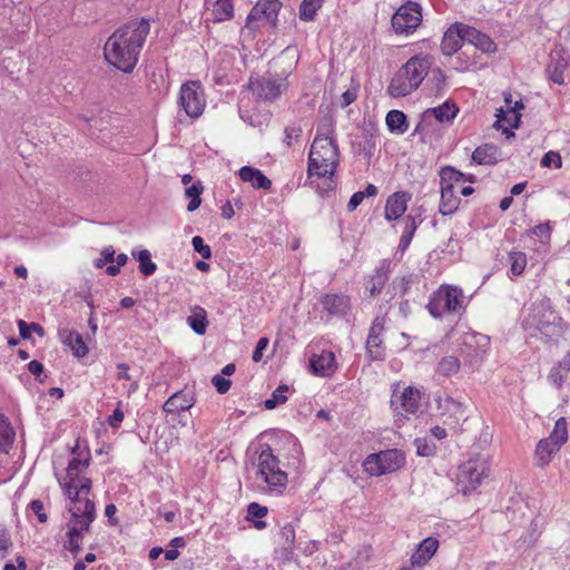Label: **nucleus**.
I'll list each match as a JSON object with an SVG mask.
<instances>
[{"instance_id":"f257e3e1","label":"nucleus","mask_w":570,"mask_h":570,"mask_svg":"<svg viewBox=\"0 0 570 570\" xmlns=\"http://www.w3.org/2000/svg\"><path fill=\"white\" fill-rule=\"evenodd\" d=\"M149 31V21L144 18L128 21L108 38L104 48L106 59L122 72H131Z\"/></svg>"},{"instance_id":"f03ea898","label":"nucleus","mask_w":570,"mask_h":570,"mask_svg":"<svg viewBox=\"0 0 570 570\" xmlns=\"http://www.w3.org/2000/svg\"><path fill=\"white\" fill-rule=\"evenodd\" d=\"M332 134L333 129L331 127H318L308 154V177L325 178L324 187L318 186L322 197L336 187L333 176L338 166L340 155L337 142Z\"/></svg>"},{"instance_id":"7ed1b4c3","label":"nucleus","mask_w":570,"mask_h":570,"mask_svg":"<svg viewBox=\"0 0 570 570\" xmlns=\"http://www.w3.org/2000/svg\"><path fill=\"white\" fill-rule=\"evenodd\" d=\"M432 66L430 56L411 57L393 76L387 92L394 98L405 97L416 90Z\"/></svg>"},{"instance_id":"20e7f679","label":"nucleus","mask_w":570,"mask_h":570,"mask_svg":"<svg viewBox=\"0 0 570 570\" xmlns=\"http://www.w3.org/2000/svg\"><path fill=\"white\" fill-rule=\"evenodd\" d=\"M68 511L70 519L67 522V540L63 547L76 557L81 550L80 541L83 534L90 531L91 523L96 519V507L92 500H86L83 508L69 507Z\"/></svg>"},{"instance_id":"39448f33","label":"nucleus","mask_w":570,"mask_h":570,"mask_svg":"<svg viewBox=\"0 0 570 570\" xmlns=\"http://www.w3.org/2000/svg\"><path fill=\"white\" fill-rule=\"evenodd\" d=\"M256 462V479L267 485L271 492L281 493L287 484V473L279 468V459L268 444H261Z\"/></svg>"},{"instance_id":"423d86ee","label":"nucleus","mask_w":570,"mask_h":570,"mask_svg":"<svg viewBox=\"0 0 570 570\" xmlns=\"http://www.w3.org/2000/svg\"><path fill=\"white\" fill-rule=\"evenodd\" d=\"M529 320L547 340L557 341L563 334L562 318L552 308L550 299L535 304Z\"/></svg>"},{"instance_id":"0eeeda50","label":"nucleus","mask_w":570,"mask_h":570,"mask_svg":"<svg viewBox=\"0 0 570 570\" xmlns=\"http://www.w3.org/2000/svg\"><path fill=\"white\" fill-rule=\"evenodd\" d=\"M488 462L479 456L460 464L456 473L458 491L464 495L470 494L488 476Z\"/></svg>"},{"instance_id":"6e6552de","label":"nucleus","mask_w":570,"mask_h":570,"mask_svg":"<svg viewBox=\"0 0 570 570\" xmlns=\"http://www.w3.org/2000/svg\"><path fill=\"white\" fill-rule=\"evenodd\" d=\"M462 307V291L453 286H441L426 305L430 314L440 318L444 313H455Z\"/></svg>"},{"instance_id":"1a4fd4ad","label":"nucleus","mask_w":570,"mask_h":570,"mask_svg":"<svg viewBox=\"0 0 570 570\" xmlns=\"http://www.w3.org/2000/svg\"><path fill=\"white\" fill-rule=\"evenodd\" d=\"M405 463L404 454L397 449L370 454L363 462L364 470L375 476L394 472Z\"/></svg>"},{"instance_id":"9d476101","label":"nucleus","mask_w":570,"mask_h":570,"mask_svg":"<svg viewBox=\"0 0 570 570\" xmlns=\"http://www.w3.org/2000/svg\"><path fill=\"white\" fill-rule=\"evenodd\" d=\"M247 88L263 101L273 102L287 89L286 78H274L271 75L250 77Z\"/></svg>"},{"instance_id":"9b49d317","label":"nucleus","mask_w":570,"mask_h":570,"mask_svg":"<svg viewBox=\"0 0 570 570\" xmlns=\"http://www.w3.org/2000/svg\"><path fill=\"white\" fill-rule=\"evenodd\" d=\"M422 21V8L416 1H407L392 16L391 23L396 33H412Z\"/></svg>"},{"instance_id":"f8f14e48","label":"nucleus","mask_w":570,"mask_h":570,"mask_svg":"<svg viewBox=\"0 0 570 570\" xmlns=\"http://www.w3.org/2000/svg\"><path fill=\"white\" fill-rule=\"evenodd\" d=\"M179 104L190 118H197L202 115L205 100L199 81H188L181 86Z\"/></svg>"},{"instance_id":"ddd939ff","label":"nucleus","mask_w":570,"mask_h":570,"mask_svg":"<svg viewBox=\"0 0 570 570\" xmlns=\"http://www.w3.org/2000/svg\"><path fill=\"white\" fill-rule=\"evenodd\" d=\"M459 112V108L454 102L445 101L444 104L434 107L428 108L422 115L421 120L416 125L413 135H416L423 130V124L428 122L430 125V120L434 118L439 122H449L453 120Z\"/></svg>"},{"instance_id":"4468645a","label":"nucleus","mask_w":570,"mask_h":570,"mask_svg":"<svg viewBox=\"0 0 570 570\" xmlns=\"http://www.w3.org/2000/svg\"><path fill=\"white\" fill-rule=\"evenodd\" d=\"M420 392L411 386L405 387L401 394L393 393L391 406L396 414H402L400 410L410 414H415L420 407Z\"/></svg>"},{"instance_id":"2eb2a0df","label":"nucleus","mask_w":570,"mask_h":570,"mask_svg":"<svg viewBox=\"0 0 570 570\" xmlns=\"http://www.w3.org/2000/svg\"><path fill=\"white\" fill-rule=\"evenodd\" d=\"M464 23L455 22L451 24L444 32L441 41V51L445 56H453L456 53L462 43L465 42Z\"/></svg>"},{"instance_id":"dca6fc26","label":"nucleus","mask_w":570,"mask_h":570,"mask_svg":"<svg viewBox=\"0 0 570 570\" xmlns=\"http://www.w3.org/2000/svg\"><path fill=\"white\" fill-rule=\"evenodd\" d=\"M323 309L331 316H345L351 309V301L347 295L328 293L321 297Z\"/></svg>"},{"instance_id":"f3484780","label":"nucleus","mask_w":570,"mask_h":570,"mask_svg":"<svg viewBox=\"0 0 570 570\" xmlns=\"http://www.w3.org/2000/svg\"><path fill=\"white\" fill-rule=\"evenodd\" d=\"M410 199L411 195L407 191H396L389 196L384 209L385 219L392 222L400 218L405 213Z\"/></svg>"},{"instance_id":"a211bd4d","label":"nucleus","mask_w":570,"mask_h":570,"mask_svg":"<svg viewBox=\"0 0 570 570\" xmlns=\"http://www.w3.org/2000/svg\"><path fill=\"white\" fill-rule=\"evenodd\" d=\"M309 367L315 375L331 376L336 370L334 353L324 352L321 355L314 354L309 358Z\"/></svg>"},{"instance_id":"6ab92c4d","label":"nucleus","mask_w":570,"mask_h":570,"mask_svg":"<svg viewBox=\"0 0 570 570\" xmlns=\"http://www.w3.org/2000/svg\"><path fill=\"white\" fill-rule=\"evenodd\" d=\"M239 178L249 183L255 189L268 190L272 187V180L259 169L252 166H243L238 170Z\"/></svg>"},{"instance_id":"aec40b11","label":"nucleus","mask_w":570,"mask_h":570,"mask_svg":"<svg viewBox=\"0 0 570 570\" xmlns=\"http://www.w3.org/2000/svg\"><path fill=\"white\" fill-rule=\"evenodd\" d=\"M462 29L465 31V42L474 46L482 52L488 53L497 50V45L488 35L466 24H464V28Z\"/></svg>"},{"instance_id":"412c9836","label":"nucleus","mask_w":570,"mask_h":570,"mask_svg":"<svg viewBox=\"0 0 570 570\" xmlns=\"http://www.w3.org/2000/svg\"><path fill=\"white\" fill-rule=\"evenodd\" d=\"M439 548L438 539L433 537L425 538L417 547L416 551L411 557L413 566L425 564L436 552Z\"/></svg>"},{"instance_id":"4be33fe9","label":"nucleus","mask_w":570,"mask_h":570,"mask_svg":"<svg viewBox=\"0 0 570 570\" xmlns=\"http://www.w3.org/2000/svg\"><path fill=\"white\" fill-rule=\"evenodd\" d=\"M195 404L194 395L184 391L174 393L164 404L163 409L167 413H176L189 410Z\"/></svg>"},{"instance_id":"5701e85b","label":"nucleus","mask_w":570,"mask_h":570,"mask_svg":"<svg viewBox=\"0 0 570 570\" xmlns=\"http://www.w3.org/2000/svg\"><path fill=\"white\" fill-rule=\"evenodd\" d=\"M441 189V200L439 206V212L443 216L452 215L455 213L460 206L461 199L454 194L453 187H440Z\"/></svg>"},{"instance_id":"b1692460","label":"nucleus","mask_w":570,"mask_h":570,"mask_svg":"<svg viewBox=\"0 0 570 570\" xmlns=\"http://www.w3.org/2000/svg\"><path fill=\"white\" fill-rule=\"evenodd\" d=\"M499 148L493 144L479 146L472 154V160L478 165H495L499 161Z\"/></svg>"},{"instance_id":"393cba45","label":"nucleus","mask_w":570,"mask_h":570,"mask_svg":"<svg viewBox=\"0 0 570 570\" xmlns=\"http://www.w3.org/2000/svg\"><path fill=\"white\" fill-rule=\"evenodd\" d=\"M560 450L553 442L541 439L535 446V461L537 465L543 468L548 465L552 459V455Z\"/></svg>"},{"instance_id":"a878e982","label":"nucleus","mask_w":570,"mask_h":570,"mask_svg":"<svg viewBox=\"0 0 570 570\" xmlns=\"http://www.w3.org/2000/svg\"><path fill=\"white\" fill-rule=\"evenodd\" d=\"M60 335H63V343L71 347L73 355L78 358L83 357L88 353V347L82 338V335L77 331H61Z\"/></svg>"},{"instance_id":"bb28decb","label":"nucleus","mask_w":570,"mask_h":570,"mask_svg":"<svg viewBox=\"0 0 570 570\" xmlns=\"http://www.w3.org/2000/svg\"><path fill=\"white\" fill-rule=\"evenodd\" d=\"M187 324L198 335L206 333L208 327L207 312L199 305L191 308V314L187 317Z\"/></svg>"},{"instance_id":"cd10ccee","label":"nucleus","mask_w":570,"mask_h":570,"mask_svg":"<svg viewBox=\"0 0 570 570\" xmlns=\"http://www.w3.org/2000/svg\"><path fill=\"white\" fill-rule=\"evenodd\" d=\"M389 130L393 134L402 135L409 128L407 116L401 110H390L385 118Z\"/></svg>"},{"instance_id":"c85d7f7f","label":"nucleus","mask_w":570,"mask_h":570,"mask_svg":"<svg viewBox=\"0 0 570 570\" xmlns=\"http://www.w3.org/2000/svg\"><path fill=\"white\" fill-rule=\"evenodd\" d=\"M62 487L65 495L71 501L70 507H85V501L90 500L88 497H81L80 491L78 490V484L75 483V479H65L63 482H60Z\"/></svg>"},{"instance_id":"c756f323","label":"nucleus","mask_w":570,"mask_h":570,"mask_svg":"<svg viewBox=\"0 0 570 570\" xmlns=\"http://www.w3.org/2000/svg\"><path fill=\"white\" fill-rule=\"evenodd\" d=\"M212 13L215 22L230 20L234 17L233 0H216Z\"/></svg>"},{"instance_id":"7c9ffc66","label":"nucleus","mask_w":570,"mask_h":570,"mask_svg":"<svg viewBox=\"0 0 570 570\" xmlns=\"http://www.w3.org/2000/svg\"><path fill=\"white\" fill-rule=\"evenodd\" d=\"M131 255L139 262L138 268L144 276H150L156 272L157 265L151 261V254L149 250H132Z\"/></svg>"},{"instance_id":"2f4dec72","label":"nucleus","mask_w":570,"mask_h":570,"mask_svg":"<svg viewBox=\"0 0 570 570\" xmlns=\"http://www.w3.org/2000/svg\"><path fill=\"white\" fill-rule=\"evenodd\" d=\"M258 4L262 7L263 18H265L272 27H276L282 2L279 0H259Z\"/></svg>"},{"instance_id":"473e14b6","label":"nucleus","mask_w":570,"mask_h":570,"mask_svg":"<svg viewBox=\"0 0 570 570\" xmlns=\"http://www.w3.org/2000/svg\"><path fill=\"white\" fill-rule=\"evenodd\" d=\"M258 4L262 7L263 18H265L272 27H276L282 2L279 0H259Z\"/></svg>"},{"instance_id":"72a5a7b5","label":"nucleus","mask_w":570,"mask_h":570,"mask_svg":"<svg viewBox=\"0 0 570 570\" xmlns=\"http://www.w3.org/2000/svg\"><path fill=\"white\" fill-rule=\"evenodd\" d=\"M324 0H303L299 4L298 17L302 21H313Z\"/></svg>"},{"instance_id":"f704fd0d","label":"nucleus","mask_w":570,"mask_h":570,"mask_svg":"<svg viewBox=\"0 0 570 570\" xmlns=\"http://www.w3.org/2000/svg\"><path fill=\"white\" fill-rule=\"evenodd\" d=\"M546 440H549L553 442L557 446L561 449V446L567 442L568 440V428H567V421L564 417H560L556 421L552 432L548 438H544Z\"/></svg>"},{"instance_id":"c9c22d12","label":"nucleus","mask_w":570,"mask_h":570,"mask_svg":"<svg viewBox=\"0 0 570 570\" xmlns=\"http://www.w3.org/2000/svg\"><path fill=\"white\" fill-rule=\"evenodd\" d=\"M14 431L10 423L3 417L0 419V453H8L13 440Z\"/></svg>"},{"instance_id":"e433bc0d","label":"nucleus","mask_w":570,"mask_h":570,"mask_svg":"<svg viewBox=\"0 0 570 570\" xmlns=\"http://www.w3.org/2000/svg\"><path fill=\"white\" fill-rule=\"evenodd\" d=\"M497 121L494 122V127L497 129L503 127V122L508 124L510 128L518 129L521 125V115L519 112H514V110L504 111L502 108L498 109Z\"/></svg>"},{"instance_id":"4c0bfd02","label":"nucleus","mask_w":570,"mask_h":570,"mask_svg":"<svg viewBox=\"0 0 570 570\" xmlns=\"http://www.w3.org/2000/svg\"><path fill=\"white\" fill-rule=\"evenodd\" d=\"M465 175L451 166H445L440 171V187H453L455 183H460Z\"/></svg>"},{"instance_id":"58836bf2","label":"nucleus","mask_w":570,"mask_h":570,"mask_svg":"<svg viewBox=\"0 0 570 570\" xmlns=\"http://www.w3.org/2000/svg\"><path fill=\"white\" fill-rule=\"evenodd\" d=\"M381 336L368 335L366 341V352L371 360L382 361L385 358V348L382 346Z\"/></svg>"},{"instance_id":"ea45409f","label":"nucleus","mask_w":570,"mask_h":570,"mask_svg":"<svg viewBox=\"0 0 570 570\" xmlns=\"http://www.w3.org/2000/svg\"><path fill=\"white\" fill-rule=\"evenodd\" d=\"M566 68L567 61L563 58L560 57L557 60H552L551 63L547 67L549 79L558 85L563 83V73Z\"/></svg>"},{"instance_id":"a19ab883","label":"nucleus","mask_w":570,"mask_h":570,"mask_svg":"<svg viewBox=\"0 0 570 570\" xmlns=\"http://www.w3.org/2000/svg\"><path fill=\"white\" fill-rule=\"evenodd\" d=\"M90 463V454L89 451L86 450V456H73L67 468V475L65 479H72L76 478V475H79V472L83 469H87Z\"/></svg>"},{"instance_id":"79ce46f5","label":"nucleus","mask_w":570,"mask_h":570,"mask_svg":"<svg viewBox=\"0 0 570 570\" xmlns=\"http://www.w3.org/2000/svg\"><path fill=\"white\" fill-rule=\"evenodd\" d=\"M289 387L286 384H281L277 389L272 393L269 399L264 401V406L267 410H274L281 404H284L287 401L286 392H288Z\"/></svg>"},{"instance_id":"37998d69","label":"nucleus","mask_w":570,"mask_h":570,"mask_svg":"<svg viewBox=\"0 0 570 570\" xmlns=\"http://www.w3.org/2000/svg\"><path fill=\"white\" fill-rule=\"evenodd\" d=\"M386 281L387 274L382 269H377L375 275H373L366 284V291H368L370 296H376L380 294Z\"/></svg>"},{"instance_id":"c03bdc74","label":"nucleus","mask_w":570,"mask_h":570,"mask_svg":"<svg viewBox=\"0 0 570 570\" xmlns=\"http://www.w3.org/2000/svg\"><path fill=\"white\" fill-rule=\"evenodd\" d=\"M460 368V361L455 356H445L438 364L436 372L442 376H451Z\"/></svg>"},{"instance_id":"a18cd8bd","label":"nucleus","mask_w":570,"mask_h":570,"mask_svg":"<svg viewBox=\"0 0 570 570\" xmlns=\"http://www.w3.org/2000/svg\"><path fill=\"white\" fill-rule=\"evenodd\" d=\"M421 282V276L417 274H410L403 276L399 281L395 279L393 282L394 289L399 292L401 295H406L413 285H419Z\"/></svg>"},{"instance_id":"49530a36","label":"nucleus","mask_w":570,"mask_h":570,"mask_svg":"<svg viewBox=\"0 0 570 570\" xmlns=\"http://www.w3.org/2000/svg\"><path fill=\"white\" fill-rule=\"evenodd\" d=\"M509 262L511 264V274L514 276H519L523 273L527 265V256L522 252H511L509 253Z\"/></svg>"},{"instance_id":"de8ad7c7","label":"nucleus","mask_w":570,"mask_h":570,"mask_svg":"<svg viewBox=\"0 0 570 570\" xmlns=\"http://www.w3.org/2000/svg\"><path fill=\"white\" fill-rule=\"evenodd\" d=\"M279 535L283 540V548L285 550H292L294 542H295V530L292 523H286L281 532Z\"/></svg>"},{"instance_id":"09e8293b","label":"nucleus","mask_w":570,"mask_h":570,"mask_svg":"<svg viewBox=\"0 0 570 570\" xmlns=\"http://www.w3.org/2000/svg\"><path fill=\"white\" fill-rule=\"evenodd\" d=\"M193 248L196 253H198L203 259L212 258V249L208 245L204 243L203 237L194 236L191 239Z\"/></svg>"},{"instance_id":"8fccbe9b","label":"nucleus","mask_w":570,"mask_h":570,"mask_svg":"<svg viewBox=\"0 0 570 570\" xmlns=\"http://www.w3.org/2000/svg\"><path fill=\"white\" fill-rule=\"evenodd\" d=\"M540 164L542 167L560 168L562 166V159L559 153L550 150L543 155Z\"/></svg>"},{"instance_id":"3c124183","label":"nucleus","mask_w":570,"mask_h":570,"mask_svg":"<svg viewBox=\"0 0 570 570\" xmlns=\"http://www.w3.org/2000/svg\"><path fill=\"white\" fill-rule=\"evenodd\" d=\"M114 261L115 249L112 246H107L101 250V257L94 261V266L96 268H102L107 263H112Z\"/></svg>"},{"instance_id":"603ef678","label":"nucleus","mask_w":570,"mask_h":570,"mask_svg":"<svg viewBox=\"0 0 570 570\" xmlns=\"http://www.w3.org/2000/svg\"><path fill=\"white\" fill-rule=\"evenodd\" d=\"M268 510L266 507L261 505L257 502H252L247 505V520L262 519L267 514Z\"/></svg>"},{"instance_id":"864d4df0","label":"nucleus","mask_w":570,"mask_h":570,"mask_svg":"<svg viewBox=\"0 0 570 570\" xmlns=\"http://www.w3.org/2000/svg\"><path fill=\"white\" fill-rule=\"evenodd\" d=\"M414 443L416 445V453L420 456H431L435 453V445L430 444L424 439H416Z\"/></svg>"},{"instance_id":"5fc2aeb1","label":"nucleus","mask_w":570,"mask_h":570,"mask_svg":"<svg viewBox=\"0 0 570 570\" xmlns=\"http://www.w3.org/2000/svg\"><path fill=\"white\" fill-rule=\"evenodd\" d=\"M430 80L434 82L435 95H439L445 86V73L441 68H434L432 69V76Z\"/></svg>"},{"instance_id":"6e6d98bb","label":"nucleus","mask_w":570,"mask_h":570,"mask_svg":"<svg viewBox=\"0 0 570 570\" xmlns=\"http://www.w3.org/2000/svg\"><path fill=\"white\" fill-rule=\"evenodd\" d=\"M212 383L219 394H225L232 386V381L229 379H225L218 374L213 376Z\"/></svg>"},{"instance_id":"4d7b16f0","label":"nucleus","mask_w":570,"mask_h":570,"mask_svg":"<svg viewBox=\"0 0 570 570\" xmlns=\"http://www.w3.org/2000/svg\"><path fill=\"white\" fill-rule=\"evenodd\" d=\"M284 134V144H286L287 147H291L293 145V140H297L301 137L302 128L298 126H288L285 128Z\"/></svg>"},{"instance_id":"13d9d810","label":"nucleus","mask_w":570,"mask_h":570,"mask_svg":"<svg viewBox=\"0 0 570 570\" xmlns=\"http://www.w3.org/2000/svg\"><path fill=\"white\" fill-rule=\"evenodd\" d=\"M31 511L37 515V519L40 523H45L48 520L47 514L45 513L43 503L41 500L36 499L32 500L29 504Z\"/></svg>"},{"instance_id":"bf43d9fd","label":"nucleus","mask_w":570,"mask_h":570,"mask_svg":"<svg viewBox=\"0 0 570 570\" xmlns=\"http://www.w3.org/2000/svg\"><path fill=\"white\" fill-rule=\"evenodd\" d=\"M262 7L261 4H258V2L252 8V10L249 11L247 18H246V27L248 29H253L255 30L256 27L254 26V22L262 19L263 18V14H262Z\"/></svg>"},{"instance_id":"052dcab7","label":"nucleus","mask_w":570,"mask_h":570,"mask_svg":"<svg viewBox=\"0 0 570 570\" xmlns=\"http://www.w3.org/2000/svg\"><path fill=\"white\" fill-rule=\"evenodd\" d=\"M269 340L267 337H261L255 346L252 358L254 362H261L263 358L264 351L267 348Z\"/></svg>"},{"instance_id":"680f3d73","label":"nucleus","mask_w":570,"mask_h":570,"mask_svg":"<svg viewBox=\"0 0 570 570\" xmlns=\"http://www.w3.org/2000/svg\"><path fill=\"white\" fill-rule=\"evenodd\" d=\"M124 416L125 414L124 411L121 410V402H119L117 407L114 410L112 414L109 415L107 422L112 429H117L122 422Z\"/></svg>"},{"instance_id":"e2e57ef3","label":"nucleus","mask_w":570,"mask_h":570,"mask_svg":"<svg viewBox=\"0 0 570 570\" xmlns=\"http://www.w3.org/2000/svg\"><path fill=\"white\" fill-rule=\"evenodd\" d=\"M567 376L566 373L558 366H553L549 374V380L557 386L561 387L563 379Z\"/></svg>"},{"instance_id":"0e129e2a","label":"nucleus","mask_w":570,"mask_h":570,"mask_svg":"<svg viewBox=\"0 0 570 570\" xmlns=\"http://www.w3.org/2000/svg\"><path fill=\"white\" fill-rule=\"evenodd\" d=\"M73 479H75V482L79 481L78 490L80 491L81 495L85 494V497H87L90 493L91 488H92L91 479H89L87 476H80V475H76V478H73Z\"/></svg>"},{"instance_id":"69168bd1","label":"nucleus","mask_w":570,"mask_h":570,"mask_svg":"<svg viewBox=\"0 0 570 570\" xmlns=\"http://www.w3.org/2000/svg\"><path fill=\"white\" fill-rule=\"evenodd\" d=\"M531 235L540 238H549L551 234V227L549 223L539 224L530 230Z\"/></svg>"},{"instance_id":"338daca9","label":"nucleus","mask_w":570,"mask_h":570,"mask_svg":"<svg viewBox=\"0 0 570 570\" xmlns=\"http://www.w3.org/2000/svg\"><path fill=\"white\" fill-rule=\"evenodd\" d=\"M28 371L35 375L36 380L39 381L40 383L43 382V379H41V374L43 373V365L41 362L37 361V360H32L31 362H29L28 364Z\"/></svg>"},{"instance_id":"774afa93","label":"nucleus","mask_w":570,"mask_h":570,"mask_svg":"<svg viewBox=\"0 0 570 570\" xmlns=\"http://www.w3.org/2000/svg\"><path fill=\"white\" fill-rule=\"evenodd\" d=\"M416 229H417V223L415 220V217L412 215H407L405 218V227L403 230V235H406V236L413 238Z\"/></svg>"}]
</instances>
